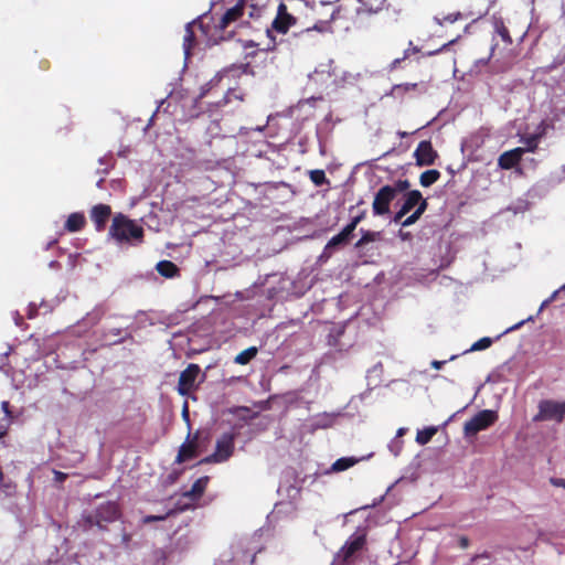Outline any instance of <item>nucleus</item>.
<instances>
[{
  "instance_id": "1",
  "label": "nucleus",
  "mask_w": 565,
  "mask_h": 565,
  "mask_svg": "<svg viewBox=\"0 0 565 565\" xmlns=\"http://www.w3.org/2000/svg\"><path fill=\"white\" fill-rule=\"evenodd\" d=\"M145 231L134 220L122 213H116L113 216L108 230V238L115 241L118 245H139L143 242Z\"/></svg>"
},
{
  "instance_id": "2",
  "label": "nucleus",
  "mask_w": 565,
  "mask_h": 565,
  "mask_svg": "<svg viewBox=\"0 0 565 565\" xmlns=\"http://www.w3.org/2000/svg\"><path fill=\"white\" fill-rule=\"evenodd\" d=\"M120 516V510L117 503L108 501L98 505L93 512L83 516L84 527L90 529L97 526L104 531L107 524L115 522Z\"/></svg>"
},
{
  "instance_id": "3",
  "label": "nucleus",
  "mask_w": 565,
  "mask_h": 565,
  "mask_svg": "<svg viewBox=\"0 0 565 565\" xmlns=\"http://www.w3.org/2000/svg\"><path fill=\"white\" fill-rule=\"evenodd\" d=\"M366 544L365 534H354L349 537L341 550L335 554L332 565H354L358 553H360Z\"/></svg>"
},
{
  "instance_id": "4",
  "label": "nucleus",
  "mask_w": 565,
  "mask_h": 565,
  "mask_svg": "<svg viewBox=\"0 0 565 565\" xmlns=\"http://www.w3.org/2000/svg\"><path fill=\"white\" fill-rule=\"evenodd\" d=\"M235 434L224 433L215 444L213 454L203 458L199 463H220L227 461L234 454Z\"/></svg>"
},
{
  "instance_id": "5",
  "label": "nucleus",
  "mask_w": 565,
  "mask_h": 565,
  "mask_svg": "<svg viewBox=\"0 0 565 565\" xmlns=\"http://www.w3.org/2000/svg\"><path fill=\"white\" fill-rule=\"evenodd\" d=\"M565 416V401L556 402L542 399L539 403V412L533 417L534 422L555 420L562 423Z\"/></svg>"
},
{
  "instance_id": "6",
  "label": "nucleus",
  "mask_w": 565,
  "mask_h": 565,
  "mask_svg": "<svg viewBox=\"0 0 565 565\" xmlns=\"http://www.w3.org/2000/svg\"><path fill=\"white\" fill-rule=\"evenodd\" d=\"M498 420V413L491 409H483L477 413L470 420L465 423V435L475 436L479 431L489 428Z\"/></svg>"
},
{
  "instance_id": "7",
  "label": "nucleus",
  "mask_w": 565,
  "mask_h": 565,
  "mask_svg": "<svg viewBox=\"0 0 565 565\" xmlns=\"http://www.w3.org/2000/svg\"><path fill=\"white\" fill-rule=\"evenodd\" d=\"M396 198V190L392 185H383L375 193L372 210L373 214L381 216L390 213V205Z\"/></svg>"
},
{
  "instance_id": "8",
  "label": "nucleus",
  "mask_w": 565,
  "mask_h": 565,
  "mask_svg": "<svg viewBox=\"0 0 565 565\" xmlns=\"http://www.w3.org/2000/svg\"><path fill=\"white\" fill-rule=\"evenodd\" d=\"M201 373V367L195 363H190L185 370L180 373L178 382V393L188 396L194 388L195 382Z\"/></svg>"
},
{
  "instance_id": "9",
  "label": "nucleus",
  "mask_w": 565,
  "mask_h": 565,
  "mask_svg": "<svg viewBox=\"0 0 565 565\" xmlns=\"http://www.w3.org/2000/svg\"><path fill=\"white\" fill-rule=\"evenodd\" d=\"M296 23L297 19L288 12L287 6L280 2L277 14L271 22V30L280 34H286Z\"/></svg>"
},
{
  "instance_id": "10",
  "label": "nucleus",
  "mask_w": 565,
  "mask_h": 565,
  "mask_svg": "<svg viewBox=\"0 0 565 565\" xmlns=\"http://www.w3.org/2000/svg\"><path fill=\"white\" fill-rule=\"evenodd\" d=\"M414 158L418 167H426L435 163L438 158V153L429 140H423L415 149Z\"/></svg>"
},
{
  "instance_id": "11",
  "label": "nucleus",
  "mask_w": 565,
  "mask_h": 565,
  "mask_svg": "<svg viewBox=\"0 0 565 565\" xmlns=\"http://www.w3.org/2000/svg\"><path fill=\"white\" fill-rule=\"evenodd\" d=\"M191 433H188L186 440L180 446L178 455L175 457V463H183L188 460L198 457V439L199 433H195L192 439H190Z\"/></svg>"
},
{
  "instance_id": "12",
  "label": "nucleus",
  "mask_w": 565,
  "mask_h": 565,
  "mask_svg": "<svg viewBox=\"0 0 565 565\" xmlns=\"http://www.w3.org/2000/svg\"><path fill=\"white\" fill-rule=\"evenodd\" d=\"M111 216V207L107 204H96L90 209L89 217L94 223L97 232H103L106 228V224Z\"/></svg>"
},
{
  "instance_id": "13",
  "label": "nucleus",
  "mask_w": 565,
  "mask_h": 565,
  "mask_svg": "<svg viewBox=\"0 0 565 565\" xmlns=\"http://www.w3.org/2000/svg\"><path fill=\"white\" fill-rule=\"evenodd\" d=\"M194 28H198L205 33V26L201 21H192L185 25V34L183 38V51L185 58L191 56V51L195 46Z\"/></svg>"
},
{
  "instance_id": "14",
  "label": "nucleus",
  "mask_w": 565,
  "mask_h": 565,
  "mask_svg": "<svg viewBox=\"0 0 565 565\" xmlns=\"http://www.w3.org/2000/svg\"><path fill=\"white\" fill-rule=\"evenodd\" d=\"M245 0H239L234 7L227 9L222 15L218 28L225 30L232 22L243 17L245 10Z\"/></svg>"
},
{
  "instance_id": "15",
  "label": "nucleus",
  "mask_w": 565,
  "mask_h": 565,
  "mask_svg": "<svg viewBox=\"0 0 565 565\" xmlns=\"http://www.w3.org/2000/svg\"><path fill=\"white\" fill-rule=\"evenodd\" d=\"M524 153L523 148H515L503 152L498 160V164L501 169L510 170L514 168L522 160Z\"/></svg>"
},
{
  "instance_id": "16",
  "label": "nucleus",
  "mask_w": 565,
  "mask_h": 565,
  "mask_svg": "<svg viewBox=\"0 0 565 565\" xmlns=\"http://www.w3.org/2000/svg\"><path fill=\"white\" fill-rule=\"evenodd\" d=\"M231 68H225L218 73H216L207 83L201 86L200 94L194 100L195 106L207 96L214 88H216L223 78L230 73Z\"/></svg>"
},
{
  "instance_id": "17",
  "label": "nucleus",
  "mask_w": 565,
  "mask_h": 565,
  "mask_svg": "<svg viewBox=\"0 0 565 565\" xmlns=\"http://www.w3.org/2000/svg\"><path fill=\"white\" fill-rule=\"evenodd\" d=\"M86 225L85 215L81 212H74L68 215L64 228L70 233L79 232Z\"/></svg>"
},
{
  "instance_id": "18",
  "label": "nucleus",
  "mask_w": 565,
  "mask_h": 565,
  "mask_svg": "<svg viewBox=\"0 0 565 565\" xmlns=\"http://www.w3.org/2000/svg\"><path fill=\"white\" fill-rule=\"evenodd\" d=\"M411 90L425 92V86L423 83L396 84L392 87L391 94L394 97H403L406 93Z\"/></svg>"
},
{
  "instance_id": "19",
  "label": "nucleus",
  "mask_w": 565,
  "mask_h": 565,
  "mask_svg": "<svg viewBox=\"0 0 565 565\" xmlns=\"http://www.w3.org/2000/svg\"><path fill=\"white\" fill-rule=\"evenodd\" d=\"M156 268L166 278H173L179 274V267L171 260H160Z\"/></svg>"
},
{
  "instance_id": "20",
  "label": "nucleus",
  "mask_w": 565,
  "mask_h": 565,
  "mask_svg": "<svg viewBox=\"0 0 565 565\" xmlns=\"http://www.w3.org/2000/svg\"><path fill=\"white\" fill-rule=\"evenodd\" d=\"M362 10L367 13H379L380 11L387 9L388 3L387 0H358Z\"/></svg>"
},
{
  "instance_id": "21",
  "label": "nucleus",
  "mask_w": 565,
  "mask_h": 565,
  "mask_svg": "<svg viewBox=\"0 0 565 565\" xmlns=\"http://www.w3.org/2000/svg\"><path fill=\"white\" fill-rule=\"evenodd\" d=\"M420 200V191L411 190L404 195L402 207L409 213Z\"/></svg>"
},
{
  "instance_id": "22",
  "label": "nucleus",
  "mask_w": 565,
  "mask_h": 565,
  "mask_svg": "<svg viewBox=\"0 0 565 565\" xmlns=\"http://www.w3.org/2000/svg\"><path fill=\"white\" fill-rule=\"evenodd\" d=\"M233 99H237L241 102L244 99V94L242 93L241 89L230 87L224 94V96L217 102H215V105L216 107H222L232 102Z\"/></svg>"
},
{
  "instance_id": "23",
  "label": "nucleus",
  "mask_w": 565,
  "mask_h": 565,
  "mask_svg": "<svg viewBox=\"0 0 565 565\" xmlns=\"http://www.w3.org/2000/svg\"><path fill=\"white\" fill-rule=\"evenodd\" d=\"M209 480L210 479L207 476L199 478L198 480L194 481L190 491L186 492L185 495L194 497V498L201 497L207 487Z\"/></svg>"
},
{
  "instance_id": "24",
  "label": "nucleus",
  "mask_w": 565,
  "mask_h": 565,
  "mask_svg": "<svg viewBox=\"0 0 565 565\" xmlns=\"http://www.w3.org/2000/svg\"><path fill=\"white\" fill-rule=\"evenodd\" d=\"M440 178V172L436 169L424 171L419 177V183L424 188H428L436 183Z\"/></svg>"
},
{
  "instance_id": "25",
  "label": "nucleus",
  "mask_w": 565,
  "mask_h": 565,
  "mask_svg": "<svg viewBox=\"0 0 565 565\" xmlns=\"http://www.w3.org/2000/svg\"><path fill=\"white\" fill-rule=\"evenodd\" d=\"M257 352H258V350L256 347H249L246 350L239 352L235 356L234 361L237 364L245 365V364L249 363L257 355Z\"/></svg>"
},
{
  "instance_id": "26",
  "label": "nucleus",
  "mask_w": 565,
  "mask_h": 565,
  "mask_svg": "<svg viewBox=\"0 0 565 565\" xmlns=\"http://www.w3.org/2000/svg\"><path fill=\"white\" fill-rule=\"evenodd\" d=\"M494 29L505 44H512L513 41L510 35V31L505 26L504 21L501 18L494 20Z\"/></svg>"
},
{
  "instance_id": "27",
  "label": "nucleus",
  "mask_w": 565,
  "mask_h": 565,
  "mask_svg": "<svg viewBox=\"0 0 565 565\" xmlns=\"http://www.w3.org/2000/svg\"><path fill=\"white\" fill-rule=\"evenodd\" d=\"M436 433L437 428L433 426L418 430L416 434V443L419 445H426L431 440Z\"/></svg>"
},
{
  "instance_id": "28",
  "label": "nucleus",
  "mask_w": 565,
  "mask_h": 565,
  "mask_svg": "<svg viewBox=\"0 0 565 565\" xmlns=\"http://www.w3.org/2000/svg\"><path fill=\"white\" fill-rule=\"evenodd\" d=\"M419 51H420L419 47L413 45V42L411 41L409 42V46L404 51L403 56L398 57V58H395L391 63V70H395V68L399 67V65H401V63L403 61H405L406 58L411 57L413 54L419 53Z\"/></svg>"
},
{
  "instance_id": "29",
  "label": "nucleus",
  "mask_w": 565,
  "mask_h": 565,
  "mask_svg": "<svg viewBox=\"0 0 565 565\" xmlns=\"http://www.w3.org/2000/svg\"><path fill=\"white\" fill-rule=\"evenodd\" d=\"M309 178L316 186L329 184L330 181L326 177V172L321 169H315L309 171Z\"/></svg>"
},
{
  "instance_id": "30",
  "label": "nucleus",
  "mask_w": 565,
  "mask_h": 565,
  "mask_svg": "<svg viewBox=\"0 0 565 565\" xmlns=\"http://www.w3.org/2000/svg\"><path fill=\"white\" fill-rule=\"evenodd\" d=\"M356 459L354 458H351V457H342L338 460H335L332 465V470L333 471H344L347 469H349L350 467L354 466L356 463Z\"/></svg>"
},
{
  "instance_id": "31",
  "label": "nucleus",
  "mask_w": 565,
  "mask_h": 565,
  "mask_svg": "<svg viewBox=\"0 0 565 565\" xmlns=\"http://www.w3.org/2000/svg\"><path fill=\"white\" fill-rule=\"evenodd\" d=\"M377 235H379V233H376V232L363 231L362 230V236L355 243V247L360 248V247H363L364 245H366V244H369L371 242H374L376 239Z\"/></svg>"
},
{
  "instance_id": "32",
  "label": "nucleus",
  "mask_w": 565,
  "mask_h": 565,
  "mask_svg": "<svg viewBox=\"0 0 565 565\" xmlns=\"http://www.w3.org/2000/svg\"><path fill=\"white\" fill-rule=\"evenodd\" d=\"M492 344V339L489 338V337H484V338H481L479 339L478 341H476L469 351H481V350H486L488 349L489 347H491Z\"/></svg>"
},
{
  "instance_id": "33",
  "label": "nucleus",
  "mask_w": 565,
  "mask_h": 565,
  "mask_svg": "<svg viewBox=\"0 0 565 565\" xmlns=\"http://www.w3.org/2000/svg\"><path fill=\"white\" fill-rule=\"evenodd\" d=\"M348 243L347 238H344L341 233L334 235L327 244L326 248H333L339 245Z\"/></svg>"
},
{
  "instance_id": "34",
  "label": "nucleus",
  "mask_w": 565,
  "mask_h": 565,
  "mask_svg": "<svg viewBox=\"0 0 565 565\" xmlns=\"http://www.w3.org/2000/svg\"><path fill=\"white\" fill-rule=\"evenodd\" d=\"M171 514H173V511H172V510H170L169 512H167L164 515H146V516L142 519V523H143V524H149V523L157 522V521H163V520H166L168 516H170Z\"/></svg>"
},
{
  "instance_id": "35",
  "label": "nucleus",
  "mask_w": 565,
  "mask_h": 565,
  "mask_svg": "<svg viewBox=\"0 0 565 565\" xmlns=\"http://www.w3.org/2000/svg\"><path fill=\"white\" fill-rule=\"evenodd\" d=\"M420 217L422 216L414 211L409 216L404 218V221L402 222V227H408L415 224Z\"/></svg>"
},
{
  "instance_id": "36",
  "label": "nucleus",
  "mask_w": 565,
  "mask_h": 565,
  "mask_svg": "<svg viewBox=\"0 0 565 565\" xmlns=\"http://www.w3.org/2000/svg\"><path fill=\"white\" fill-rule=\"evenodd\" d=\"M409 185H411V183L408 180H398L392 186H393V189L396 190V194H397L398 192L406 191L409 188Z\"/></svg>"
},
{
  "instance_id": "37",
  "label": "nucleus",
  "mask_w": 565,
  "mask_h": 565,
  "mask_svg": "<svg viewBox=\"0 0 565 565\" xmlns=\"http://www.w3.org/2000/svg\"><path fill=\"white\" fill-rule=\"evenodd\" d=\"M428 207V202L425 198H423V195L420 194V200L419 202L416 204V210L415 212L418 213L420 216L425 213V211L427 210Z\"/></svg>"
},
{
  "instance_id": "38",
  "label": "nucleus",
  "mask_w": 565,
  "mask_h": 565,
  "mask_svg": "<svg viewBox=\"0 0 565 565\" xmlns=\"http://www.w3.org/2000/svg\"><path fill=\"white\" fill-rule=\"evenodd\" d=\"M9 407H10V404L8 401H3L1 403V408L6 414L4 417L2 418L1 423H6V420H8V426L10 425V418H11V412H10Z\"/></svg>"
},
{
  "instance_id": "39",
  "label": "nucleus",
  "mask_w": 565,
  "mask_h": 565,
  "mask_svg": "<svg viewBox=\"0 0 565 565\" xmlns=\"http://www.w3.org/2000/svg\"><path fill=\"white\" fill-rule=\"evenodd\" d=\"M537 141H539V137L537 136L530 137L526 140V150L531 151V152L535 151L536 148H537Z\"/></svg>"
},
{
  "instance_id": "40",
  "label": "nucleus",
  "mask_w": 565,
  "mask_h": 565,
  "mask_svg": "<svg viewBox=\"0 0 565 565\" xmlns=\"http://www.w3.org/2000/svg\"><path fill=\"white\" fill-rule=\"evenodd\" d=\"M408 213L401 206V209L395 213L393 217L394 223H399L402 225V222L404 221V216H406Z\"/></svg>"
},
{
  "instance_id": "41",
  "label": "nucleus",
  "mask_w": 565,
  "mask_h": 565,
  "mask_svg": "<svg viewBox=\"0 0 565 565\" xmlns=\"http://www.w3.org/2000/svg\"><path fill=\"white\" fill-rule=\"evenodd\" d=\"M355 230L353 224H348L344 226V228L340 232L341 235L349 241L350 236L352 235L353 231Z\"/></svg>"
},
{
  "instance_id": "42",
  "label": "nucleus",
  "mask_w": 565,
  "mask_h": 565,
  "mask_svg": "<svg viewBox=\"0 0 565 565\" xmlns=\"http://www.w3.org/2000/svg\"><path fill=\"white\" fill-rule=\"evenodd\" d=\"M67 478V475L62 472V471H57V470H54V480L56 482H63L65 481Z\"/></svg>"
},
{
  "instance_id": "43",
  "label": "nucleus",
  "mask_w": 565,
  "mask_h": 565,
  "mask_svg": "<svg viewBox=\"0 0 565 565\" xmlns=\"http://www.w3.org/2000/svg\"><path fill=\"white\" fill-rule=\"evenodd\" d=\"M365 217V211H362L359 215L354 216L350 224H353L356 228L358 224Z\"/></svg>"
},
{
  "instance_id": "44",
  "label": "nucleus",
  "mask_w": 565,
  "mask_h": 565,
  "mask_svg": "<svg viewBox=\"0 0 565 565\" xmlns=\"http://www.w3.org/2000/svg\"><path fill=\"white\" fill-rule=\"evenodd\" d=\"M182 417L188 423V425L190 426V415H189V408H188V404L186 403L184 404L183 409H182Z\"/></svg>"
},
{
  "instance_id": "45",
  "label": "nucleus",
  "mask_w": 565,
  "mask_h": 565,
  "mask_svg": "<svg viewBox=\"0 0 565 565\" xmlns=\"http://www.w3.org/2000/svg\"><path fill=\"white\" fill-rule=\"evenodd\" d=\"M469 544H470V541H469V539L467 536H460L459 537V546L461 548H463V550L467 548L469 546Z\"/></svg>"
},
{
  "instance_id": "46",
  "label": "nucleus",
  "mask_w": 565,
  "mask_h": 565,
  "mask_svg": "<svg viewBox=\"0 0 565 565\" xmlns=\"http://www.w3.org/2000/svg\"><path fill=\"white\" fill-rule=\"evenodd\" d=\"M8 431V420L6 423H0V438L4 437Z\"/></svg>"
},
{
  "instance_id": "47",
  "label": "nucleus",
  "mask_w": 565,
  "mask_h": 565,
  "mask_svg": "<svg viewBox=\"0 0 565 565\" xmlns=\"http://www.w3.org/2000/svg\"><path fill=\"white\" fill-rule=\"evenodd\" d=\"M252 11L249 12L250 18H258L260 15V10L256 9L254 6H250Z\"/></svg>"
},
{
  "instance_id": "48",
  "label": "nucleus",
  "mask_w": 565,
  "mask_h": 565,
  "mask_svg": "<svg viewBox=\"0 0 565 565\" xmlns=\"http://www.w3.org/2000/svg\"><path fill=\"white\" fill-rule=\"evenodd\" d=\"M445 363H446V361H437V360H435V361H433V362H431V366H433L434 369H436V370H439V369H441V367H443V365H444Z\"/></svg>"
},
{
  "instance_id": "49",
  "label": "nucleus",
  "mask_w": 565,
  "mask_h": 565,
  "mask_svg": "<svg viewBox=\"0 0 565 565\" xmlns=\"http://www.w3.org/2000/svg\"><path fill=\"white\" fill-rule=\"evenodd\" d=\"M452 43V41H450L449 43H446L444 44L440 49L436 50V51H433V52H429L427 55H434V54H437L441 51H444V49H446L448 45H450Z\"/></svg>"
},
{
  "instance_id": "50",
  "label": "nucleus",
  "mask_w": 565,
  "mask_h": 565,
  "mask_svg": "<svg viewBox=\"0 0 565 565\" xmlns=\"http://www.w3.org/2000/svg\"><path fill=\"white\" fill-rule=\"evenodd\" d=\"M553 484L565 488V479H552Z\"/></svg>"
},
{
  "instance_id": "51",
  "label": "nucleus",
  "mask_w": 565,
  "mask_h": 565,
  "mask_svg": "<svg viewBox=\"0 0 565 565\" xmlns=\"http://www.w3.org/2000/svg\"><path fill=\"white\" fill-rule=\"evenodd\" d=\"M130 540H131L130 534H124V535H122V542H124L125 544H128Z\"/></svg>"
},
{
  "instance_id": "52",
  "label": "nucleus",
  "mask_w": 565,
  "mask_h": 565,
  "mask_svg": "<svg viewBox=\"0 0 565 565\" xmlns=\"http://www.w3.org/2000/svg\"><path fill=\"white\" fill-rule=\"evenodd\" d=\"M82 460H83V455H82L81 452H78V454L76 455V461H78V462H79V461H82Z\"/></svg>"
},
{
  "instance_id": "53",
  "label": "nucleus",
  "mask_w": 565,
  "mask_h": 565,
  "mask_svg": "<svg viewBox=\"0 0 565 565\" xmlns=\"http://www.w3.org/2000/svg\"><path fill=\"white\" fill-rule=\"evenodd\" d=\"M103 183H104V179H99V180L97 181L96 185H97L98 188H102V186H103Z\"/></svg>"
},
{
  "instance_id": "54",
  "label": "nucleus",
  "mask_w": 565,
  "mask_h": 565,
  "mask_svg": "<svg viewBox=\"0 0 565 565\" xmlns=\"http://www.w3.org/2000/svg\"><path fill=\"white\" fill-rule=\"evenodd\" d=\"M398 135H399V137L404 138V137H406L408 134H407V132H405V131H399V132H398Z\"/></svg>"
},
{
  "instance_id": "55",
  "label": "nucleus",
  "mask_w": 565,
  "mask_h": 565,
  "mask_svg": "<svg viewBox=\"0 0 565 565\" xmlns=\"http://www.w3.org/2000/svg\"><path fill=\"white\" fill-rule=\"evenodd\" d=\"M248 68V64L243 65L244 72Z\"/></svg>"
},
{
  "instance_id": "56",
  "label": "nucleus",
  "mask_w": 565,
  "mask_h": 565,
  "mask_svg": "<svg viewBox=\"0 0 565 565\" xmlns=\"http://www.w3.org/2000/svg\"><path fill=\"white\" fill-rule=\"evenodd\" d=\"M401 236H402L403 238H405V237H407V234H403V233L401 232Z\"/></svg>"
},
{
  "instance_id": "57",
  "label": "nucleus",
  "mask_w": 565,
  "mask_h": 565,
  "mask_svg": "<svg viewBox=\"0 0 565 565\" xmlns=\"http://www.w3.org/2000/svg\"><path fill=\"white\" fill-rule=\"evenodd\" d=\"M115 334L116 335L120 334V330L118 329L117 331H115Z\"/></svg>"
},
{
  "instance_id": "58",
  "label": "nucleus",
  "mask_w": 565,
  "mask_h": 565,
  "mask_svg": "<svg viewBox=\"0 0 565 565\" xmlns=\"http://www.w3.org/2000/svg\"><path fill=\"white\" fill-rule=\"evenodd\" d=\"M521 324H522V322L519 324H515V327H513L512 329L519 328V326H521Z\"/></svg>"
},
{
  "instance_id": "59",
  "label": "nucleus",
  "mask_w": 565,
  "mask_h": 565,
  "mask_svg": "<svg viewBox=\"0 0 565 565\" xmlns=\"http://www.w3.org/2000/svg\"><path fill=\"white\" fill-rule=\"evenodd\" d=\"M563 115H565V108L561 110Z\"/></svg>"
},
{
  "instance_id": "60",
  "label": "nucleus",
  "mask_w": 565,
  "mask_h": 565,
  "mask_svg": "<svg viewBox=\"0 0 565 565\" xmlns=\"http://www.w3.org/2000/svg\"><path fill=\"white\" fill-rule=\"evenodd\" d=\"M562 289H565V285L562 287Z\"/></svg>"
}]
</instances>
